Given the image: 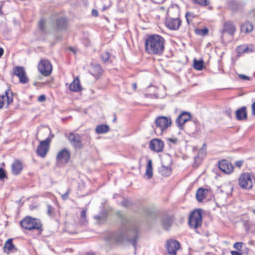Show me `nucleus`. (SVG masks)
Returning a JSON list of instances; mask_svg holds the SVG:
<instances>
[{
    "mask_svg": "<svg viewBox=\"0 0 255 255\" xmlns=\"http://www.w3.org/2000/svg\"><path fill=\"white\" fill-rule=\"evenodd\" d=\"M137 238V229L129 231L122 229L115 232H109L105 237V240L110 243L124 244L128 242L131 243L134 247Z\"/></svg>",
    "mask_w": 255,
    "mask_h": 255,
    "instance_id": "nucleus-1",
    "label": "nucleus"
},
{
    "mask_svg": "<svg viewBox=\"0 0 255 255\" xmlns=\"http://www.w3.org/2000/svg\"><path fill=\"white\" fill-rule=\"evenodd\" d=\"M165 39L160 35H149L145 42L146 52L151 55H161L164 50Z\"/></svg>",
    "mask_w": 255,
    "mask_h": 255,
    "instance_id": "nucleus-2",
    "label": "nucleus"
},
{
    "mask_svg": "<svg viewBox=\"0 0 255 255\" xmlns=\"http://www.w3.org/2000/svg\"><path fill=\"white\" fill-rule=\"evenodd\" d=\"M156 128L155 132L157 135H161L171 125L172 121L170 118L164 116H159L155 121Z\"/></svg>",
    "mask_w": 255,
    "mask_h": 255,
    "instance_id": "nucleus-3",
    "label": "nucleus"
},
{
    "mask_svg": "<svg viewBox=\"0 0 255 255\" xmlns=\"http://www.w3.org/2000/svg\"><path fill=\"white\" fill-rule=\"evenodd\" d=\"M236 30V27L232 22L230 21L225 22L221 31L222 40L225 42L231 41Z\"/></svg>",
    "mask_w": 255,
    "mask_h": 255,
    "instance_id": "nucleus-4",
    "label": "nucleus"
},
{
    "mask_svg": "<svg viewBox=\"0 0 255 255\" xmlns=\"http://www.w3.org/2000/svg\"><path fill=\"white\" fill-rule=\"evenodd\" d=\"M20 226L22 228L28 230H39L42 225L39 219L27 217L20 222Z\"/></svg>",
    "mask_w": 255,
    "mask_h": 255,
    "instance_id": "nucleus-5",
    "label": "nucleus"
},
{
    "mask_svg": "<svg viewBox=\"0 0 255 255\" xmlns=\"http://www.w3.org/2000/svg\"><path fill=\"white\" fill-rule=\"evenodd\" d=\"M188 223L194 229L200 227L202 223V210L200 209L194 210L190 215Z\"/></svg>",
    "mask_w": 255,
    "mask_h": 255,
    "instance_id": "nucleus-6",
    "label": "nucleus"
},
{
    "mask_svg": "<svg viewBox=\"0 0 255 255\" xmlns=\"http://www.w3.org/2000/svg\"><path fill=\"white\" fill-rule=\"evenodd\" d=\"M239 184L243 189H251L253 186L252 175L249 173L242 174L239 179Z\"/></svg>",
    "mask_w": 255,
    "mask_h": 255,
    "instance_id": "nucleus-7",
    "label": "nucleus"
},
{
    "mask_svg": "<svg viewBox=\"0 0 255 255\" xmlns=\"http://www.w3.org/2000/svg\"><path fill=\"white\" fill-rule=\"evenodd\" d=\"M39 72L44 76H48L52 72V66L47 60H41L38 65Z\"/></svg>",
    "mask_w": 255,
    "mask_h": 255,
    "instance_id": "nucleus-8",
    "label": "nucleus"
},
{
    "mask_svg": "<svg viewBox=\"0 0 255 255\" xmlns=\"http://www.w3.org/2000/svg\"><path fill=\"white\" fill-rule=\"evenodd\" d=\"M65 136L75 149H79L82 147L81 137L79 134L71 132L68 135L65 134Z\"/></svg>",
    "mask_w": 255,
    "mask_h": 255,
    "instance_id": "nucleus-9",
    "label": "nucleus"
},
{
    "mask_svg": "<svg viewBox=\"0 0 255 255\" xmlns=\"http://www.w3.org/2000/svg\"><path fill=\"white\" fill-rule=\"evenodd\" d=\"M51 140L50 138L47 137L45 140L40 141L36 149V153L38 156L41 157L45 156L48 150Z\"/></svg>",
    "mask_w": 255,
    "mask_h": 255,
    "instance_id": "nucleus-10",
    "label": "nucleus"
},
{
    "mask_svg": "<svg viewBox=\"0 0 255 255\" xmlns=\"http://www.w3.org/2000/svg\"><path fill=\"white\" fill-rule=\"evenodd\" d=\"M219 168L225 174H230L233 171L234 166L227 160L223 159L218 162Z\"/></svg>",
    "mask_w": 255,
    "mask_h": 255,
    "instance_id": "nucleus-11",
    "label": "nucleus"
},
{
    "mask_svg": "<svg viewBox=\"0 0 255 255\" xmlns=\"http://www.w3.org/2000/svg\"><path fill=\"white\" fill-rule=\"evenodd\" d=\"M191 118L192 116L190 113L187 112H182L176 119V123L177 126L180 129H182L184 124L190 121Z\"/></svg>",
    "mask_w": 255,
    "mask_h": 255,
    "instance_id": "nucleus-12",
    "label": "nucleus"
},
{
    "mask_svg": "<svg viewBox=\"0 0 255 255\" xmlns=\"http://www.w3.org/2000/svg\"><path fill=\"white\" fill-rule=\"evenodd\" d=\"M12 101V93L9 89H7L5 91L4 95H0V109L2 108L5 104L6 105V107H8Z\"/></svg>",
    "mask_w": 255,
    "mask_h": 255,
    "instance_id": "nucleus-13",
    "label": "nucleus"
},
{
    "mask_svg": "<svg viewBox=\"0 0 255 255\" xmlns=\"http://www.w3.org/2000/svg\"><path fill=\"white\" fill-rule=\"evenodd\" d=\"M182 21L180 18H171L167 17L165 20V25L170 29L176 30L178 29L181 24Z\"/></svg>",
    "mask_w": 255,
    "mask_h": 255,
    "instance_id": "nucleus-14",
    "label": "nucleus"
},
{
    "mask_svg": "<svg viewBox=\"0 0 255 255\" xmlns=\"http://www.w3.org/2000/svg\"><path fill=\"white\" fill-rule=\"evenodd\" d=\"M180 247L179 243L174 240H170L167 242L166 249L168 253L170 255H176L177 251Z\"/></svg>",
    "mask_w": 255,
    "mask_h": 255,
    "instance_id": "nucleus-15",
    "label": "nucleus"
},
{
    "mask_svg": "<svg viewBox=\"0 0 255 255\" xmlns=\"http://www.w3.org/2000/svg\"><path fill=\"white\" fill-rule=\"evenodd\" d=\"M149 146L151 150L156 152H160L163 150L164 142L159 139L154 138L150 141Z\"/></svg>",
    "mask_w": 255,
    "mask_h": 255,
    "instance_id": "nucleus-16",
    "label": "nucleus"
},
{
    "mask_svg": "<svg viewBox=\"0 0 255 255\" xmlns=\"http://www.w3.org/2000/svg\"><path fill=\"white\" fill-rule=\"evenodd\" d=\"M70 152L66 148H63L59 151L56 156V159L59 162L67 163L70 158Z\"/></svg>",
    "mask_w": 255,
    "mask_h": 255,
    "instance_id": "nucleus-17",
    "label": "nucleus"
},
{
    "mask_svg": "<svg viewBox=\"0 0 255 255\" xmlns=\"http://www.w3.org/2000/svg\"><path fill=\"white\" fill-rule=\"evenodd\" d=\"M13 73L19 79V82L22 84H25L28 79L26 77V72L23 67H16L13 70Z\"/></svg>",
    "mask_w": 255,
    "mask_h": 255,
    "instance_id": "nucleus-18",
    "label": "nucleus"
},
{
    "mask_svg": "<svg viewBox=\"0 0 255 255\" xmlns=\"http://www.w3.org/2000/svg\"><path fill=\"white\" fill-rule=\"evenodd\" d=\"M180 10L178 5L173 4L170 6L167 11V16L171 18H180Z\"/></svg>",
    "mask_w": 255,
    "mask_h": 255,
    "instance_id": "nucleus-19",
    "label": "nucleus"
},
{
    "mask_svg": "<svg viewBox=\"0 0 255 255\" xmlns=\"http://www.w3.org/2000/svg\"><path fill=\"white\" fill-rule=\"evenodd\" d=\"M67 20L66 18L59 17L56 20L54 28L56 31L65 30L67 27Z\"/></svg>",
    "mask_w": 255,
    "mask_h": 255,
    "instance_id": "nucleus-20",
    "label": "nucleus"
},
{
    "mask_svg": "<svg viewBox=\"0 0 255 255\" xmlns=\"http://www.w3.org/2000/svg\"><path fill=\"white\" fill-rule=\"evenodd\" d=\"M22 169V163L18 159L15 160L11 164V173L14 175H18Z\"/></svg>",
    "mask_w": 255,
    "mask_h": 255,
    "instance_id": "nucleus-21",
    "label": "nucleus"
},
{
    "mask_svg": "<svg viewBox=\"0 0 255 255\" xmlns=\"http://www.w3.org/2000/svg\"><path fill=\"white\" fill-rule=\"evenodd\" d=\"M236 118L239 121H243L247 119L246 107L244 106L236 111Z\"/></svg>",
    "mask_w": 255,
    "mask_h": 255,
    "instance_id": "nucleus-22",
    "label": "nucleus"
},
{
    "mask_svg": "<svg viewBox=\"0 0 255 255\" xmlns=\"http://www.w3.org/2000/svg\"><path fill=\"white\" fill-rule=\"evenodd\" d=\"M69 89L73 92H78L81 90V86L78 77H76L70 84Z\"/></svg>",
    "mask_w": 255,
    "mask_h": 255,
    "instance_id": "nucleus-23",
    "label": "nucleus"
},
{
    "mask_svg": "<svg viewBox=\"0 0 255 255\" xmlns=\"http://www.w3.org/2000/svg\"><path fill=\"white\" fill-rule=\"evenodd\" d=\"M172 223V220L171 217L168 215L163 217L161 220V225L165 230H168L171 227Z\"/></svg>",
    "mask_w": 255,
    "mask_h": 255,
    "instance_id": "nucleus-24",
    "label": "nucleus"
},
{
    "mask_svg": "<svg viewBox=\"0 0 255 255\" xmlns=\"http://www.w3.org/2000/svg\"><path fill=\"white\" fill-rule=\"evenodd\" d=\"M110 130L109 126L107 125H100L96 127L95 131L98 134H104Z\"/></svg>",
    "mask_w": 255,
    "mask_h": 255,
    "instance_id": "nucleus-25",
    "label": "nucleus"
},
{
    "mask_svg": "<svg viewBox=\"0 0 255 255\" xmlns=\"http://www.w3.org/2000/svg\"><path fill=\"white\" fill-rule=\"evenodd\" d=\"M103 72V70L99 64H95L92 67L90 73L95 76H100Z\"/></svg>",
    "mask_w": 255,
    "mask_h": 255,
    "instance_id": "nucleus-26",
    "label": "nucleus"
},
{
    "mask_svg": "<svg viewBox=\"0 0 255 255\" xmlns=\"http://www.w3.org/2000/svg\"><path fill=\"white\" fill-rule=\"evenodd\" d=\"M254 28L253 24L247 21L241 25V31L245 33H249L253 31Z\"/></svg>",
    "mask_w": 255,
    "mask_h": 255,
    "instance_id": "nucleus-27",
    "label": "nucleus"
},
{
    "mask_svg": "<svg viewBox=\"0 0 255 255\" xmlns=\"http://www.w3.org/2000/svg\"><path fill=\"white\" fill-rule=\"evenodd\" d=\"M207 189L203 188H199L196 192V198L199 202H201L205 198V191Z\"/></svg>",
    "mask_w": 255,
    "mask_h": 255,
    "instance_id": "nucleus-28",
    "label": "nucleus"
},
{
    "mask_svg": "<svg viewBox=\"0 0 255 255\" xmlns=\"http://www.w3.org/2000/svg\"><path fill=\"white\" fill-rule=\"evenodd\" d=\"M101 58L104 63L112 62L115 58L114 56H112L108 52L103 53L101 55Z\"/></svg>",
    "mask_w": 255,
    "mask_h": 255,
    "instance_id": "nucleus-29",
    "label": "nucleus"
},
{
    "mask_svg": "<svg viewBox=\"0 0 255 255\" xmlns=\"http://www.w3.org/2000/svg\"><path fill=\"white\" fill-rule=\"evenodd\" d=\"M13 249L16 250V248L12 244V239H9L6 241L4 244V251L6 253H9Z\"/></svg>",
    "mask_w": 255,
    "mask_h": 255,
    "instance_id": "nucleus-30",
    "label": "nucleus"
},
{
    "mask_svg": "<svg viewBox=\"0 0 255 255\" xmlns=\"http://www.w3.org/2000/svg\"><path fill=\"white\" fill-rule=\"evenodd\" d=\"M159 171L162 175L165 176H168L171 174V170L169 166L162 165L159 168Z\"/></svg>",
    "mask_w": 255,
    "mask_h": 255,
    "instance_id": "nucleus-31",
    "label": "nucleus"
},
{
    "mask_svg": "<svg viewBox=\"0 0 255 255\" xmlns=\"http://www.w3.org/2000/svg\"><path fill=\"white\" fill-rule=\"evenodd\" d=\"M145 174L148 179H150L152 177L153 173L151 160H149L148 161Z\"/></svg>",
    "mask_w": 255,
    "mask_h": 255,
    "instance_id": "nucleus-32",
    "label": "nucleus"
},
{
    "mask_svg": "<svg viewBox=\"0 0 255 255\" xmlns=\"http://www.w3.org/2000/svg\"><path fill=\"white\" fill-rule=\"evenodd\" d=\"M204 66V62L202 60H197L196 59L194 60L193 67L195 70H201Z\"/></svg>",
    "mask_w": 255,
    "mask_h": 255,
    "instance_id": "nucleus-33",
    "label": "nucleus"
},
{
    "mask_svg": "<svg viewBox=\"0 0 255 255\" xmlns=\"http://www.w3.org/2000/svg\"><path fill=\"white\" fill-rule=\"evenodd\" d=\"M107 213L105 211H102L99 215L94 216V218L98 221L101 222L104 221L107 218Z\"/></svg>",
    "mask_w": 255,
    "mask_h": 255,
    "instance_id": "nucleus-34",
    "label": "nucleus"
},
{
    "mask_svg": "<svg viewBox=\"0 0 255 255\" xmlns=\"http://www.w3.org/2000/svg\"><path fill=\"white\" fill-rule=\"evenodd\" d=\"M185 17L188 24H190L195 17V15L192 12H187L185 14Z\"/></svg>",
    "mask_w": 255,
    "mask_h": 255,
    "instance_id": "nucleus-35",
    "label": "nucleus"
},
{
    "mask_svg": "<svg viewBox=\"0 0 255 255\" xmlns=\"http://www.w3.org/2000/svg\"><path fill=\"white\" fill-rule=\"evenodd\" d=\"M239 4L235 1H231L230 3V8L233 11H236L238 10Z\"/></svg>",
    "mask_w": 255,
    "mask_h": 255,
    "instance_id": "nucleus-36",
    "label": "nucleus"
},
{
    "mask_svg": "<svg viewBox=\"0 0 255 255\" xmlns=\"http://www.w3.org/2000/svg\"><path fill=\"white\" fill-rule=\"evenodd\" d=\"M196 34L204 36L207 34V27H204L203 29H196L195 30Z\"/></svg>",
    "mask_w": 255,
    "mask_h": 255,
    "instance_id": "nucleus-37",
    "label": "nucleus"
},
{
    "mask_svg": "<svg viewBox=\"0 0 255 255\" xmlns=\"http://www.w3.org/2000/svg\"><path fill=\"white\" fill-rule=\"evenodd\" d=\"M195 4H199L202 6H205L207 5V0H192Z\"/></svg>",
    "mask_w": 255,
    "mask_h": 255,
    "instance_id": "nucleus-38",
    "label": "nucleus"
},
{
    "mask_svg": "<svg viewBox=\"0 0 255 255\" xmlns=\"http://www.w3.org/2000/svg\"><path fill=\"white\" fill-rule=\"evenodd\" d=\"M117 215L119 218L122 220L123 224L124 225H126V222H128V220L126 218L125 215L121 211H118Z\"/></svg>",
    "mask_w": 255,
    "mask_h": 255,
    "instance_id": "nucleus-39",
    "label": "nucleus"
},
{
    "mask_svg": "<svg viewBox=\"0 0 255 255\" xmlns=\"http://www.w3.org/2000/svg\"><path fill=\"white\" fill-rule=\"evenodd\" d=\"M237 52L240 54L245 53L246 51V45H240L237 47Z\"/></svg>",
    "mask_w": 255,
    "mask_h": 255,
    "instance_id": "nucleus-40",
    "label": "nucleus"
},
{
    "mask_svg": "<svg viewBox=\"0 0 255 255\" xmlns=\"http://www.w3.org/2000/svg\"><path fill=\"white\" fill-rule=\"evenodd\" d=\"M246 53L255 52V49L252 44L246 45Z\"/></svg>",
    "mask_w": 255,
    "mask_h": 255,
    "instance_id": "nucleus-41",
    "label": "nucleus"
},
{
    "mask_svg": "<svg viewBox=\"0 0 255 255\" xmlns=\"http://www.w3.org/2000/svg\"><path fill=\"white\" fill-rule=\"evenodd\" d=\"M131 204L132 203L129 200L126 199H124L122 202V206L126 208L130 206Z\"/></svg>",
    "mask_w": 255,
    "mask_h": 255,
    "instance_id": "nucleus-42",
    "label": "nucleus"
},
{
    "mask_svg": "<svg viewBox=\"0 0 255 255\" xmlns=\"http://www.w3.org/2000/svg\"><path fill=\"white\" fill-rule=\"evenodd\" d=\"M38 27L40 30L42 31L45 30V20L44 19H41L38 23Z\"/></svg>",
    "mask_w": 255,
    "mask_h": 255,
    "instance_id": "nucleus-43",
    "label": "nucleus"
},
{
    "mask_svg": "<svg viewBox=\"0 0 255 255\" xmlns=\"http://www.w3.org/2000/svg\"><path fill=\"white\" fill-rule=\"evenodd\" d=\"M242 245L243 243L242 242H237L234 244L233 247L235 249L238 250H241L242 248Z\"/></svg>",
    "mask_w": 255,
    "mask_h": 255,
    "instance_id": "nucleus-44",
    "label": "nucleus"
},
{
    "mask_svg": "<svg viewBox=\"0 0 255 255\" xmlns=\"http://www.w3.org/2000/svg\"><path fill=\"white\" fill-rule=\"evenodd\" d=\"M81 218L83 219V223L86 221V211L83 210L81 212Z\"/></svg>",
    "mask_w": 255,
    "mask_h": 255,
    "instance_id": "nucleus-45",
    "label": "nucleus"
},
{
    "mask_svg": "<svg viewBox=\"0 0 255 255\" xmlns=\"http://www.w3.org/2000/svg\"><path fill=\"white\" fill-rule=\"evenodd\" d=\"M70 192V189H68L67 191L66 192V193L61 195L62 199L64 200L67 199L68 198V195Z\"/></svg>",
    "mask_w": 255,
    "mask_h": 255,
    "instance_id": "nucleus-46",
    "label": "nucleus"
},
{
    "mask_svg": "<svg viewBox=\"0 0 255 255\" xmlns=\"http://www.w3.org/2000/svg\"><path fill=\"white\" fill-rule=\"evenodd\" d=\"M6 177V175L4 169L0 168V179H3Z\"/></svg>",
    "mask_w": 255,
    "mask_h": 255,
    "instance_id": "nucleus-47",
    "label": "nucleus"
},
{
    "mask_svg": "<svg viewBox=\"0 0 255 255\" xmlns=\"http://www.w3.org/2000/svg\"><path fill=\"white\" fill-rule=\"evenodd\" d=\"M239 77L241 79L245 80H250L251 79L250 77L245 75H243V74H239Z\"/></svg>",
    "mask_w": 255,
    "mask_h": 255,
    "instance_id": "nucleus-48",
    "label": "nucleus"
},
{
    "mask_svg": "<svg viewBox=\"0 0 255 255\" xmlns=\"http://www.w3.org/2000/svg\"><path fill=\"white\" fill-rule=\"evenodd\" d=\"M45 99H46L45 96L44 95H41L39 96L38 101L39 102H43L45 100Z\"/></svg>",
    "mask_w": 255,
    "mask_h": 255,
    "instance_id": "nucleus-49",
    "label": "nucleus"
},
{
    "mask_svg": "<svg viewBox=\"0 0 255 255\" xmlns=\"http://www.w3.org/2000/svg\"><path fill=\"white\" fill-rule=\"evenodd\" d=\"M243 163V161L239 160V161H237L236 162L235 165H236V166H237L238 167H241L242 166Z\"/></svg>",
    "mask_w": 255,
    "mask_h": 255,
    "instance_id": "nucleus-50",
    "label": "nucleus"
},
{
    "mask_svg": "<svg viewBox=\"0 0 255 255\" xmlns=\"http://www.w3.org/2000/svg\"><path fill=\"white\" fill-rule=\"evenodd\" d=\"M154 3L161 4L164 2L166 0H151Z\"/></svg>",
    "mask_w": 255,
    "mask_h": 255,
    "instance_id": "nucleus-51",
    "label": "nucleus"
},
{
    "mask_svg": "<svg viewBox=\"0 0 255 255\" xmlns=\"http://www.w3.org/2000/svg\"><path fill=\"white\" fill-rule=\"evenodd\" d=\"M92 14L94 16H97L98 15V12L96 9H93L92 11Z\"/></svg>",
    "mask_w": 255,
    "mask_h": 255,
    "instance_id": "nucleus-52",
    "label": "nucleus"
},
{
    "mask_svg": "<svg viewBox=\"0 0 255 255\" xmlns=\"http://www.w3.org/2000/svg\"><path fill=\"white\" fill-rule=\"evenodd\" d=\"M51 209H52L51 206L50 205H47V214L49 215H51Z\"/></svg>",
    "mask_w": 255,
    "mask_h": 255,
    "instance_id": "nucleus-53",
    "label": "nucleus"
},
{
    "mask_svg": "<svg viewBox=\"0 0 255 255\" xmlns=\"http://www.w3.org/2000/svg\"><path fill=\"white\" fill-rule=\"evenodd\" d=\"M252 114L255 115V102L252 104Z\"/></svg>",
    "mask_w": 255,
    "mask_h": 255,
    "instance_id": "nucleus-54",
    "label": "nucleus"
},
{
    "mask_svg": "<svg viewBox=\"0 0 255 255\" xmlns=\"http://www.w3.org/2000/svg\"><path fill=\"white\" fill-rule=\"evenodd\" d=\"M231 254L232 255H242L241 253L238 251H232Z\"/></svg>",
    "mask_w": 255,
    "mask_h": 255,
    "instance_id": "nucleus-55",
    "label": "nucleus"
},
{
    "mask_svg": "<svg viewBox=\"0 0 255 255\" xmlns=\"http://www.w3.org/2000/svg\"><path fill=\"white\" fill-rule=\"evenodd\" d=\"M132 88L133 90H136L137 88V85L135 83H133L132 84Z\"/></svg>",
    "mask_w": 255,
    "mask_h": 255,
    "instance_id": "nucleus-56",
    "label": "nucleus"
},
{
    "mask_svg": "<svg viewBox=\"0 0 255 255\" xmlns=\"http://www.w3.org/2000/svg\"><path fill=\"white\" fill-rule=\"evenodd\" d=\"M3 54V49L0 47V58L2 56Z\"/></svg>",
    "mask_w": 255,
    "mask_h": 255,
    "instance_id": "nucleus-57",
    "label": "nucleus"
},
{
    "mask_svg": "<svg viewBox=\"0 0 255 255\" xmlns=\"http://www.w3.org/2000/svg\"><path fill=\"white\" fill-rule=\"evenodd\" d=\"M169 140L173 143H175L176 141V139H172V138H170L169 139Z\"/></svg>",
    "mask_w": 255,
    "mask_h": 255,
    "instance_id": "nucleus-58",
    "label": "nucleus"
},
{
    "mask_svg": "<svg viewBox=\"0 0 255 255\" xmlns=\"http://www.w3.org/2000/svg\"><path fill=\"white\" fill-rule=\"evenodd\" d=\"M87 255H95V254L93 253L89 252L87 253Z\"/></svg>",
    "mask_w": 255,
    "mask_h": 255,
    "instance_id": "nucleus-59",
    "label": "nucleus"
},
{
    "mask_svg": "<svg viewBox=\"0 0 255 255\" xmlns=\"http://www.w3.org/2000/svg\"><path fill=\"white\" fill-rule=\"evenodd\" d=\"M106 9V7L105 6L103 7V10H105Z\"/></svg>",
    "mask_w": 255,
    "mask_h": 255,
    "instance_id": "nucleus-60",
    "label": "nucleus"
},
{
    "mask_svg": "<svg viewBox=\"0 0 255 255\" xmlns=\"http://www.w3.org/2000/svg\"><path fill=\"white\" fill-rule=\"evenodd\" d=\"M116 121V118L115 117L114 120H113V122H115Z\"/></svg>",
    "mask_w": 255,
    "mask_h": 255,
    "instance_id": "nucleus-61",
    "label": "nucleus"
},
{
    "mask_svg": "<svg viewBox=\"0 0 255 255\" xmlns=\"http://www.w3.org/2000/svg\"><path fill=\"white\" fill-rule=\"evenodd\" d=\"M148 96H149V95H147V94L145 95V97H146V98L148 97Z\"/></svg>",
    "mask_w": 255,
    "mask_h": 255,
    "instance_id": "nucleus-62",
    "label": "nucleus"
},
{
    "mask_svg": "<svg viewBox=\"0 0 255 255\" xmlns=\"http://www.w3.org/2000/svg\"><path fill=\"white\" fill-rule=\"evenodd\" d=\"M202 149H201V150L199 151V154H200L201 153V152H202Z\"/></svg>",
    "mask_w": 255,
    "mask_h": 255,
    "instance_id": "nucleus-63",
    "label": "nucleus"
},
{
    "mask_svg": "<svg viewBox=\"0 0 255 255\" xmlns=\"http://www.w3.org/2000/svg\"><path fill=\"white\" fill-rule=\"evenodd\" d=\"M204 146H206V144H205V143H204V144H203V148Z\"/></svg>",
    "mask_w": 255,
    "mask_h": 255,
    "instance_id": "nucleus-64",
    "label": "nucleus"
}]
</instances>
